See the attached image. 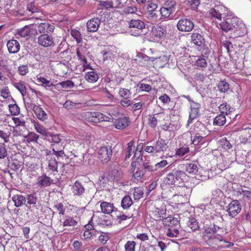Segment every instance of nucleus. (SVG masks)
Here are the masks:
<instances>
[{
	"label": "nucleus",
	"mask_w": 251,
	"mask_h": 251,
	"mask_svg": "<svg viewBox=\"0 0 251 251\" xmlns=\"http://www.w3.org/2000/svg\"><path fill=\"white\" fill-rule=\"evenodd\" d=\"M188 225L192 231H196L199 228L198 222L195 218L191 219L188 222Z\"/></svg>",
	"instance_id": "obj_53"
},
{
	"label": "nucleus",
	"mask_w": 251,
	"mask_h": 251,
	"mask_svg": "<svg viewBox=\"0 0 251 251\" xmlns=\"http://www.w3.org/2000/svg\"><path fill=\"white\" fill-rule=\"evenodd\" d=\"M81 79L79 77L76 78V81H72L70 80H68L65 81H62L56 84V86L59 87L60 86L61 88L68 89L72 88L75 86H78L81 85Z\"/></svg>",
	"instance_id": "obj_18"
},
{
	"label": "nucleus",
	"mask_w": 251,
	"mask_h": 251,
	"mask_svg": "<svg viewBox=\"0 0 251 251\" xmlns=\"http://www.w3.org/2000/svg\"><path fill=\"white\" fill-rule=\"evenodd\" d=\"M91 70V71L85 74V78L90 83H95L98 81L99 76L98 73L94 71L93 69Z\"/></svg>",
	"instance_id": "obj_29"
},
{
	"label": "nucleus",
	"mask_w": 251,
	"mask_h": 251,
	"mask_svg": "<svg viewBox=\"0 0 251 251\" xmlns=\"http://www.w3.org/2000/svg\"><path fill=\"white\" fill-rule=\"evenodd\" d=\"M120 179V173L116 169L112 170L108 176L109 181H115Z\"/></svg>",
	"instance_id": "obj_36"
},
{
	"label": "nucleus",
	"mask_w": 251,
	"mask_h": 251,
	"mask_svg": "<svg viewBox=\"0 0 251 251\" xmlns=\"http://www.w3.org/2000/svg\"><path fill=\"white\" fill-rule=\"evenodd\" d=\"M144 193L141 188H135L133 192V197L135 200H139L143 197Z\"/></svg>",
	"instance_id": "obj_54"
},
{
	"label": "nucleus",
	"mask_w": 251,
	"mask_h": 251,
	"mask_svg": "<svg viewBox=\"0 0 251 251\" xmlns=\"http://www.w3.org/2000/svg\"><path fill=\"white\" fill-rule=\"evenodd\" d=\"M100 208L101 212L105 214H110L113 211V204L106 201H102L101 202Z\"/></svg>",
	"instance_id": "obj_31"
},
{
	"label": "nucleus",
	"mask_w": 251,
	"mask_h": 251,
	"mask_svg": "<svg viewBox=\"0 0 251 251\" xmlns=\"http://www.w3.org/2000/svg\"><path fill=\"white\" fill-rule=\"evenodd\" d=\"M166 34V30L160 26H153L150 32L151 38L154 42H158Z\"/></svg>",
	"instance_id": "obj_9"
},
{
	"label": "nucleus",
	"mask_w": 251,
	"mask_h": 251,
	"mask_svg": "<svg viewBox=\"0 0 251 251\" xmlns=\"http://www.w3.org/2000/svg\"><path fill=\"white\" fill-rule=\"evenodd\" d=\"M218 87L219 91L223 93L227 92L229 88V84L224 80L221 81L218 83Z\"/></svg>",
	"instance_id": "obj_49"
},
{
	"label": "nucleus",
	"mask_w": 251,
	"mask_h": 251,
	"mask_svg": "<svg viewBox=\"0 0 251 251\" xmlns=\"http://www.w3.org/2000/svg\"><path fill=\"white\" fill-rule=\"evenodd\" d=\"M190 151L189 148L187 147H182L177 149L176 151V155L179 157H182Z\"/></svg>",
	"instance_id": "obj_48"
},
{
	"label": "nucleus",
	"mask_w": 251,
	"mask_h": 251,
	"mask_svg": "<svg viewBox=\"0 0 251 251\" xmlns=\"http://www.w3.org/2000/svg\"><path fill=\"white\" fill-rule=\"evenodd\" d=\"M120 103L122 106L126 108H127L131 106L133 103L132 101L129 100L128 98L122 99L120 100Z\"/></svg>",
	"instance_id": "obj_64"
},
{
	"label": "nucleus",
	"mask_w": 251,
	"mask_h": 251,
	"mask_svg": "<svg viewBox=\"0 0 251 251\" xmlns=\"http://www.w3.org/2000/svg\"><path fill=\"white\" fill-rule=\"evenodd\" d=\"M178 187V193L174 196H180L182 198L186 197L187 199L188 196H190L191 192V189L190 187H186L185 185H177Z\"/></svg>",
	"instance_id": "obj_26"
},
{
	"label": "nucleus",
	"mask_w": 251,
	"mask_h": 251,
	"mask_svg": "<svg viewBox=\"0 0 251 251\" xmlns=\"http://www.w3.org/2000/svg\"><path fill=\"white\" fill-rule=\"evenodd\" d=\"M137 87L141 91L149 92L151 90V86L150 85L142 83L141 82L138 83Z\"/></svg>",
	"instance_id": "obj_60"
},
{
	"label": "nucleus",
	"mask_w": 251,
	"mask_h": 251,
	"mask_svg": "<svg viewBox=\"0 0 251 251\" xmlns=\"http://www.w3.org/2000/svg\"><path fill=\"white\" fill-rule=\"evenodd\" d=\"M149 143L147 144L144 150L146 152L151 153L154 155L157 153L165 151L168 146L165 140L163 139H158L153 145H148Z\"/></svg>",
	"instance_id": "obj_4"
},
{
	"label": "nucleus",
	"mask_w": 251,
	"mask_h": 251,
	"mask_svg": "<svg viewBox=\"0 0 251 251\" xmlns=\"http://www.w3.org/2000/svg\"><path fill=\"white\" fill-rule=\"evenodd\" d=\"M130 124V119L127 117L123 116L115 120L114 126L117 129L122 130L128 127Z\"/></svg>",
	"instance_id": "obj_15"
},
{
	"label": "nucleus",
	"mask_w": 251,
	"mask_h": 251,
	"mask_svg": "<svg viewBox=\"0 0 251 251\" xmlns=\"http://www.w3.org/2000/svg\"><path fill=\"white\" fill-rule=\"evenodd\" d=\"M179 227H169L167 231V235L170 237H176L179 234Z\"/></svg>",
	"instance_id": "obj_44"
},
{
	"label": "nucleus",
	"mask_w": 251,
	"mask_h": 251,
	"mask_svg": "<svg viewBox=\"0 0 251 251\" xmlns=\"http://www.w3.org/2000/svg\"><path fill=\"white\" fill-rule=\"evenodd\" d=\"M37 81L38 82L42 83V85L44 87H50L53 86L52 83H51L50 80L44 77L40 76V77H38Z\"/></svg>",
	"instance_id": "obj_56"
},
{
	"label": "nucleus",
	"mask_w": 251,
	"mask_h": 251,
	"mask_svg": "<svg viewBox=\"0 0 251 251\" xmlns=\"http://www.w3.org/2000/svg\"><path fill=\"white\" fill-rule=\"evenodd\" d=\"M209 12L212 17L220 21L222 18H226L229 15L228 8L223 5L215 6L213 8L210 9Z\"/></svg>",
	"instance_id": "obj_6"
},
{
	"label": "nucleus",
	"mask_w": 251,
	"mask_h": 251,
	"mask_svg": "<svg viewBox=\"0 0 251 251\" xmlns=\"http://www.w3.org/2000/svg\"><path fill=\"white\" fill-rule=\"evenodd\" d=\"M219 25L222 30L232 32L234 38L243 36L247 33L245 25L236 17L226 18Z\"/></svg>",
	"instance_id": "obj_1"
},
{
	"label": "nucleus",
	"mask_w": 251,
	"mask_h": 251,
	"mask_svg": "<svg viewBox=\"0 0 251 251\" xmlns=\"http://www.w3.org/2000/svg\"><path fill=\"white\" fill-rule=\"evenodd\" d=\"M54 208L56 210L58 213L60 215H65V208L64 207L63 204L61 202H59L56 203L54 206Z\"/></svg>",
	"instance_id": "obj_62"
},
{
	"label": "nucleus",
	"mask_w": 251,
	"mask_h": 251,
	"mask_svg": "<svg viewBox=\"0 0 251 251\" xmlns=\"http://www.w3.org/2000/svg\"><path fill=\"white\" fill-rule=\"evenodd\" d=\"M219 110L222 114L228 115L230 114L233 110V108H231L229 104L226 103L221 104L219 107Z\"/></svg>",
	"instance_id": "obj_34"
},
{
	"label": "nucleus",
	"mask_w": 251,
	"mask_h": 251,
	"mask_svg": "<svg viewBox=\"0 0 251 251\" xmlns=\"http://www.w3.org/2000/svg\"><path fill=\"white\" fill-rule=\"evenodd\" d=\"M140 165L138 162H132L130 166V172L132 174V180L136 183L142 182L145 174L143 169L139 167Z\"/></svg>",
	"instance_id": "obj_7"
},
{
	"label": "nucleus",
	"mask_w": 251,
	"mask_h": 251,
	"mask_svg": "<svg viewBox=\"0 0 251 251\" xmlns=\"http://www.w3.org/2000/svg\"><path fill=\"white\" fill-rule=\"evenodd\" d=\"M226 119L225 115L220 114L215 118L213 124L214 125L222 126L226 123Z\"/></svg>",
	"instance_id": "obj_41"
},
{
	"label": "nucleus",
	"mask_w": 251,
	"mask_h": 251,
	"mask_svg": "<svg viewBox=\"0 0 251 251\" xmlns=\"http://www.w3.org/2000/svg\"><path fill=\"white\" fill-rule=\"evenodd\" d=\"M165 210L163 209H160L157 207H155L152 210L150 214L151 217L152 219L155 221H160L163 220V215L165 214Z\"/></svg>",
	"instance_id": "obj_24"
},
{
	"label": "nucleus",
	"mask_w": 251,
	"mask_h": 251,
	"mask_svg": "<svg viewBox=\"0 0 251 251\" xmlns=\"http://www.w3.org/2000/svg\"><path fill=\"white\" fill-rule=\"evenodd\" d=\"M134 149V142L130 141L127 143V147L126 150V159L129 158L131 155L133 150Z\"/></svg>",
	"instance_id": "obj_46"
},
{
	"label": "nucleus",
	"mask_w": 251,
	"mask_h": 251,
	"mask_svg": "<svg viewBox=\"0 0 251 251\" xmlns=\"http://www.w3.org/2000/svg\"><path fill=\"white\" fill-rule=\"evenodd\" d=\"M163 224L168 226L169 227H179V222L177 218L173 217H168L163 220Z\"/></svg>",
	"instance_id": "obj_27"
},
{
	"label": "nucleus",
	"mask_w": 251,
	"mask_h": 251,
	"mask_svg": "<svg viewBox=\"0 0 251 251\" xmlns=\"http://www.w3.org/2000/svg\"><path fill=\"white\" fill-rule=\"evenodd\" d=\"M136 243L133 241H128L125 245V251H135Z\"/></svg>",
	"instance_id": "obj_55"
},
{
	"label": "nucleus",
	"mask_w": 251,
	"mask_h": 251,
	"mask_svg": "<svg viewBox=\"0 0 251 251\" xmlns=\"http://www.w3.org/2000/svg\"><path fill=\"white\" fill-rule=\"evenodd\" d=\"M12 200L15 203V205L16 207L21 206L25 204L26 202V198L22 195H17L12 197Z\"/></svg>",
	"instance_id": "obj_32"
},
{
	"label": "nucleus",
	"mask_w": 251,
	"mask_h": 251,
	"mask_svg": "<svg viewBox=\"0 0 251 251\" xmlns=\"http://www.w3.org/2000/svg\"><path fill=\"white\" fill-rule=\"evenodd\" d=\"M179 166L183 171L184 170L189 174H195L198 172V166L195 163H186Z\"/></svg>",
	"instance_id": "obj_25"
},
{
	"label": "nucleus",
	"mask_w": 251,
	"mask_h": 251,
	"mask_svg": "<svg viewBox=\"0 0 251 251\" xmlns=\"http://www.w3.org/2000/svg\"><path fill=\"white\" fill-rule=\"evenodd\" d=\"M77 224V221L70 216H66L62 222L63 226H75Z\"/></svg>",
	"instance_id": "obj_35"
},
{
	"label": "nucleus",
	"mask_w": 251,
	"mask_h": 251,
	"mask_svg": "<svg viewBox=\"0 0 251 251\" xmlns=\"http://www.w3.org/2000/svg\"><path fill=\"white\" fill-rule=\"evenodd\" d=\"M190 111L189 112V119L187 121V126L191 124L193 120L197 118L199 115L200 104L190 100Z\"/></svg>",
	"instance_id": "obj_10"
},
{
	"label": "nucleus",
	"mask_w": 251,
	"mask_h": 251,
	"mask_svg": "<svg viewBox=\"0 0 251 251\" xmlns=\"http://www.w3.org/2000/svg\"><path fill=\"white\" fill-rule=\"evenodd\" d=\"M31 123L33 124L36 131L46 137V135L49 133L47 132L46 128L42 125H40L37 121L32 120H31Z\"/></svg>",
	"instance_id": "obj_30"
},
{
	"label": "nucleus",
	"mask_w": 251,
	"mask_h": 251,
	"mask_svg": "<svg viewBox=\"0 0 251 251\" xmlns=\"http://www.w3.org/2000/svg\"><path fill=\"white\" fill-rule=\"evenodd\" d=\"M220 144L222 148L225 151H228L232 148V145L226 138H222L220 140Z\"/></svg>",
	"instance_id": "obj_45"
},
{
	"label": "nucleus",
	"mask_w": 251,
	"mask_h": 251,
	"mask_svg": "<svg viewBox=\"0 0 251 251\" xmlns=\"http://www.w3.org/2000/svg\"><path fill=\"white\" fill-rule=\"evenodd\" d=\"M160 12L161 16V18L165 19L170 16L172 12V10L167 9L164 7H162L160 9Z\"/></svg>",
	"instance_id": "obj_59"
},
{
	"label": "nucleus",
	"mask_w": 251,
	"mask_h": 251,
	"mask_svg": "<svg viewBox=\"0 0 251 251\" xmlns=\"http://www.w3.org/2000/svg\"><path fill=\"white\" fill-rule=\"evenodd\" d=\"M209 242L213 246V248H215L216 246H217L218 247H221L222 246L221 243L224 242V240L222 239L212 238L209 239Z\"/></svg>",
	"instance_id": "obj_58"
},
{
	"label": "nucleus",
	"mask_w": 251,
	"mask_h": 251,
	"mask_svg": "<svg viewBox=\"0 0 251 251\" xmlns=\"http://www.w3.org/2000/svg\"><path fill=\"white\" fill-rule=\"evenodd\" d=\"M72 192L75 196L81 197L85 193L83 185L79 181H75L71 188Z\"/></svg>",
	"instance_id": "obj_16"
},
{
	"label": "nucleus",
	"mask_w": 251,
	"mask_h": 251,
	"mask_svg": "<svg viewBox=\"0 0 251 251\" xmlns=\"http://www.w3.org/2000/svg\"><path fill=\"white\" fill-rule=\"evenodd\" d=\"M33 110L39 120L44 122L48 119L47 114L39 105H34Z\"/></svg>",
	"instance_id": "obj_21"
},
{
	"label": "nucleus",
	"mask_w": 251,
	"mask_h": 251,
	"mask_svg": "<svg viewBox=\"0 0 251 251\" xmlns=\"http://www.w3.org/2000/svg\"><path fill=\"white\" fill-rule=\"evenodd\" d=\"M25 138L28 143H37L39 136L33 132H30L28 133L27 135L25 136Z\"/></svg>",
	"instance_id": "obj_43"
},
{
	"label": "nucleus",
	"mask_w": 251,
	"mask_h": 251,
	"mask_svg": "<svg viewBox=\"0 0 251 251\" xmlns=\"http://www.w3.org/2000/svg\"><path fill=\"white\" fill-rule=\"evenodd\" d=\"M194 27V24L193 22L186 18L180 19L177 24V28L181 31H191L193 30Z\"/></svg>",
	"instance_id": "obj_13"
},
{
	"label": "nucleus",
	"mask_w": 251,
	"mask_h": 251,
	"mask_svg": "<svg viewBox=\"0 0 251 251\" xmlns=\"http://www.w3.org/2000/svg\"><path fill=\"white\" fill-rule=\"evenodd\" d=\"M123 80L124 77H122L120 73H115L111 75V77L110 78V82L115 86L120 84Z\"/></svg>",
	"instance_id": "obj_33"
},
{
	"label": "nucleus",
	"mask_w": 251,
	"mask_h": 251,
	"mask_svg": "<svg viewBox=\"0 0 251 251\" xmlns=\"http://www.w3.org/2000/svg\"><path fill=\"white\" fill-rule=\"evenodd\" d=\"M195 64L199 67L205 68L206 67L207 63L205 58L200 56L196 60Z\"/></svg>",
	"instance_id": "obj_61"
},
{
	"label": "nucleus",
	"mask_w": 251,
	"mask_h": 251,
	"mask_svg": "<svg viewBox=\"0 0 251 251\" xmlns=\"http://www.w3.org/2000/svg\"><path fill=\"white\" fill-rule=\"evenodd\" d=\"M46 138L50 142L54 143H59L61 141V138L59 134H54L51 132H49L46 135Z\"/></svg>",
	"instance_id": "obj_40"
},
{
	"label": "nucleus",
	"mask_w": 251,
	"mask_h": 251,
	"mask_svg": "<svg viewBox=\"0 0 251 251\" xmlns=\"http://www.w3.org/2000/svg\"><path fill=\"white\" fill-rule=\"evenodd\" d=\"M58 163L59 162L54 158H50L49 160L48 165L46 169L49 175H55L57 174Z\"/></svg>",
	"instance_id": "obj_20"
},
{
	"label": "nucleus",
	"mask_w": 251,
	"mask_h": 251,
	"mask_svg": "<svg viewBox=\"0 0 251 251\" xmlns=\"http://www.w3.org/2000/svg\"><path fill=\"white\" fill-rule=\"evenodd\" d=\"M241 210V205L237 200L232 201L227 206L226 211L229 216L234 218Z\"/></svg>",
	"instance_id": "obj_11"
},
{
	"label": "nucleus",
	"mask_w": 251,
	"mask_h": 251,
	"mask_svg": "<svg viewBox=\"0 0 251 251\" xmlns=\"http://www.w3.org/2000/svg\"><path fill=\"white\" fill-rule=\"evenodd\" d=\"M9 109L12 115L17 116L20 114V107L16 103L9 104Z\"/></svg>",
	"instance_id": "obj_47"
},
{
	"label": "nucleus",
	"mask_w": 251,
	"mask_h": 251,
	"mask_svg": "<svg viewBox=\"0 0 251 251\" xmlns=\"http://www.w3.org/2000/svg\"><path fill=\"white\" fill-rule=\"evenodd\" d=\"M132 201L128 195L125 196L121 202V206L124 209L128 208L132 204Z\"/></svg>",
	"instance_id": "obj_38"
},
{
	"label": "nucleus",
	"mask_w": 251,
	"mask_h": 251,
	"mask_svg": "<svg viewBox=\"0 0 251 251\" xmlns=\"http://www.w3.org/2000/svg\"><path fill=\"white\" fill-rule=\"evenodd\" d=\"M100 22V20L98 18H93L89 20L86 24L88 31L90 32L97 31Z\"/></svg>",
	"instance_id": "obj_19"
},
{
	"label": "nucleus",
	"mask_w": 251,
	"mask_h": 251,
	"mask_svg": "<svg viewBox=\"0 0 251 251\" xmlns=\"http://www.w3.org/2000/svg\"><path fill=\"white\" fill-rule=\"evenodd\" d=\"M54 26L48 23H42L37 26V30L42 34H49L53 32Z\"/></svg>",
	"instance_id": "obj_17"
},
{
	"label": "nucleus",
	"mask_w": 251,
	"mask_h": 251,
	"mask_svg": "<svg viewBox=\"0 0 251 251\" xmlns=\"http://www.w3.org/2000/svg\"><path fill=\"white\" fill-rule=\"evenodd\" d=\"M71 35L76 40L77 43L81 42V35L78 30L75 29H72L71 31Z\"/></svg>",
	"instance_id": "obj_51"
},
{
	"label": "nucleus",
	"mask_w": 251,
	"mask_h": 251,
	"mask_svg": "<svg viewBox=\"0 0 251 251\" xmlns=\"http://www.w3.org/2000/svg\"><path fill=\"white\" fill-rule=\"evenodd\" d=\"M189 178V176L178 166L167 175L164 182L168 185H185Z\"/></svg>",
	"instance_id": "obj_2"
},
{
	"label": "nucleus",
	"mask_w": 251,
	"mask_h": 251,
	"mask_svg": "<svg viewBox=\"0 0 251 251\" xmlns=\"http://www.w3.org/2000/svg\"><path fill=\"white\" fill-rule=\"evenodd\" d=\"M38 44L44 47L53 46L54 42L51 36L47 34H41L38 38Z\"/></svg>",
	"instance_id": "obj_14"
},
{
	"label": "nucleus",
	"mask_w": 251,
	"mask_h": 251,
	"mask_svg": "<svg viewBox=\"0 0 251 251\" xmlns=\"http://www.w3.org/2000/svg\"><path fill=\"white\" fill-rule=\"evenodd\" d=\"M0 96L4 99H8L10 96V92L8 86H4L0 90Z\"/></svg>",
	"instance_id": "obj_52"
},
{
	"label": "nucleus",
	"mask_w": 251,
	"mask_h": 251,
	"mask_svg": "<svg viewBox=\"0 0 251 251\" xmlns=\"http://www.w3.org/2000/svg\"><path fill=\"white\" fill-rule=\"evenodd\" d=\"M6 45L10 53H16L20 50V45L16 40L12 39L8 41Z\"/></svg>",
	"instance_id": "obj_23"
},
{
	"label": "nucleus",
	"mask_w": 251,
	"mask_h": 251,
	"mask_svg": "<svg viewBox=\"0 0 251 251\" xmlns=\"http://www.w3.org/2000/svg\"><path fill=\"white\" fill-rule=\"evenodd\" d=\"M129 27L142 29L145 27V24L142 21L139 20H132L130 21Z\"/></svg>",
	"instance_id": "obj_37"
},
{
	"label": "nucleus",
	"mask_w": 251,
	"mask_h": 251,
	"mask_svg": "<svg viewBox=\"0 0 251 251\" xmlns=\"http://www.w3.org/2000/svg\"><path fill=\"white\" fill-rule=\"evenodd\" d=\"M82 117L86 121L93 123H98L103 121L108 122L110 118L100 112H85Z\"/></svg>",
	"instance_id": "obj_3"
},
{
	"label": "nucleus",
	"mask_w": 251,
	"mask_h": 251,
	"mask_svg": "<svg viewBox=\"0 0 251 251\" xmlns=\"http://www.w3.org/2000/svg\"><path fill=\"white\" fill-rule=\"evenodd\" d=\"M158 123V121L154 115H149L147 119V124L151 128H155Z\"/></svg>",
	"instance_id": "obj_42"
},
{
	"label": "nucleus",
	"mask_w": 251,
	"mask_h": 251,
	"mask_svg": "<svg viewBox=\"0 0 251 251\" xmlns=\"http://www.w3.org/2000/svg\"><path fill=\"white\" fill-rule=\"evenodd\" d=\"M112 153L111 146H103L98 150V157L102 163H106L110 160Z\"/></svg>",
	"instance_id": "obj_5"
},
{
	"label": "nucleus",
	"mask_w": 251,
	"mask_h": 251,
	"mask_svg": "<svg viewBox=\"0 0 251 251\" xmlns=\"http://www.w3.org/2000/svg\"><path fill=\"white\" fill-rule=\"evenodd\" d=\"M119 94L120 97L125 98H129L131 95L129 90L125 88H121L119 90Z\"/></svg>",
	"instance_id": "obj_57"
},
{
	"label": "nucleus",
	"mask_w": 251,
	"mask_h": 251,
	"mask_svg": "<svg viewBox=\"0 0 251 251\" xmlns=\"http://www.w3.org/2000/svg\"><path fill=\"white\" fill-rule=\"evenodd\" d=\"M17 35L21 37H28L32 35L37 34V29L33 25H25L24 27L18 29L16 31Z\"/></svg>",
	"instance_id": "obj_12"
},
{
	"label": "nucleus",
	"mask_w": 251,
	"mask_h": 251,
	"mask_svg": "<svg viewBox=\"0 0 251 251\" xmlns=\"http://www.w3.org/2000/svg\"><path fill=\"white\" fill-rule=\"evenodd\" d=\"M14 86L20 92L23 97H24L26 95V87L24 82L20 81L19 82L15 83Z\"/></svg>",
	"instance_id": "obj_39"
},
{
	"label": "nucleus",
	"mask_w": 251,
	"mask_h": 251,
	"mask_svg": "<svg viewBox=\"0 0 251 251\" xmlns=\"http://www.w3.org/2000/svg\"><path fill=\"white\" fill-rule=\"evenodd\" d=\"M137 8L135 6H127L123 9V13L126 15L136 14Z\"/></svg>",
	"instance_id": "obj_50"
},
{
	"label": "nucleus",
	"mask_w": 251,
	"mask_h": 251,
	"mask_svg": "<svg viewBox=\"0 0 251 251\" xmlns=\"http://www.w3.org/2000/svg\"><path fill=\"white\" fill-rule=\"evenodd\" d=\"M25 13L31 16L30 19H40L42 17V13L40 7L34 2H30L27 5Z\"/></svg>",
	"instance_id": "obj_8"
},
{
	"label": "nucleus",
	"mask_w": 251,
	"mask_h": 251,
	"mask_svg": "<svg viewBox=\"0 0 251 251\" xmlns=\"http://www.w3.org/2000/svg\"><path fill=\"white\" fill-rule=\"evenodd\" d=\"M191 39L193 43L197 46H202L205 44V39L203 36L198 33H192Z\"/></svg>",
	"instance_id": "obj_28"
},
{
	"label": "nucleus",
	"mask_w": 251,
	"mask_h": 251,
	"mask_svg": "<svg viewBox=\"0 0 251 251\" xmlns=\"http://www.w3.org/2000/svg\"><path fill=\"white\" fill-rule=\"evenodd\" d=\"M53 180L50 177L45 174H43L38 177L37 183L40 187H45L50 186Z\"/></svg>",
	"instance_id": "obj_22"
},
{
	"label": "nucleus",
	"mask_w": 251,
	"mask_h": 251,
	"mask_svg": "<svg viewBox=\"0 0 251 251\" xmlns=\"http://www.w3.org/2000/svg\"><path fill=\"white\" fill-rule=\"evenodd\" d=\"M10 135V133L9 132L5 130L0 129V137L3 139L5 142L7 143L8 142Z\"/></svg>",
	"instance_id": "obj_63"
}]
</instances>
